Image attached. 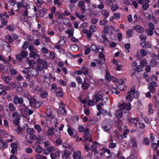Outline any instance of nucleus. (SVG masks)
<instances>
[{
    "instance_id": "f257e3e1",
    "label": "nucleus",
    "mask_w": 159,
    "mask_h": 159,
    "mask_svg": "<svg viewBox=\"0 0 159 159\" xmlns=\"http://www.w3.org/2000/svg\"><path fill=\"white\" fill-rule=\"evenodd\" d=\"M112 125V123L111 120L107 119L103 122L102 127L105 131L108 132L111 129Z\"/></svg>"
},
{
    "instance_id": "f03ea898",
    "label": "nucleus",
    "mask_w": 159,
    "mask_h": 159,
    "mask_svg": "<svg viewBox=\"0 0 159 159\" xmlns=\"http://www.w3.org/2000/svg\"><path fill=\"white\" fill-rule=\"evenodd\" d=\"M37 68L39 71H41L43 68L47 69L48 66L47 61L39 58L37 60Z\"/></svg>"
},
{
    "instance_id": "7ed1b4c3",
    "label": "nucleus",
    "mask_w": 159,
    "mask_h": 159,
    "mask_svg": "<svg viewBox=\"0 0 159 159\" xmlns=\"http://www.w3.org/2000/svg\"><path fill=\"white\" fill-rule=\"evenodd\" d=\"M135 88L134 86L131 88L130 90L128 93L126 98L128 102L132 101L134 99V95L135 94Z\"/></svg>"
},
{
    "instance_id": "20e7f679",
    "label": "nucleus",
    "mask_w": 159,
    "mask_h": 159,
    "mask_svg": "<svg viewBox=\"0 0 159 159\" xmlns=\"http://www.w3.org/2000/svg\"><path fill=\"white\" fill-rule=\"evenodd\" d=\"M28 54L27 51L25 50H22L20 52V54L16 55V58L18 61H22L23 58H25L27 57Z\"/></svg>"
},
{
    "instance_id": "39448f33",
    "label": "nucleus",
    "mask_w": 159,
    "mask_h": 159,
    "mask_svg": "<svg viewBox=\"0 0 159 159\" xmlns=\"http://www.w3.org/2000/svg\"><path fill=\"white\" fill-rule=\"evenodd\" d=\"M59 108L58 111L59 113L61 115H65L66 114V111L65 109L64 108L65 105L64 104L61 102L60 103H59Z\"/></svg>"
},
{
    "instance_id": "423d86ee",
    "label": "nucleus",
    "mask_w": 159,
    "mask_h": 159,
    "mask_svg": "<svg viewBox=\"0 0 159 159\" xmlns=\"http://www.w3.org/2000/svg\"><path fill=\"white\" fill-rule=\"evenodd\" d=\"M120 109H122L123 111H125L126 109L127 111H129L131 109V105L130 103L123 102L120 105Z\"/></svg>"
},
{
    "instance_id": "0eeeda50",
    "label": "nucleus",
    "mask_w": 159,
    "mask_h": 159,
    "mask_svg": "<svg viewBox=\"0 0 159 159\" xmlns=\"http://www.w3.org/2000/svg\"><path fill=\"white\" fill-rule=\"evenodd\" d=\"M13 102L14 104H22L23 103V100L22 98L19 97L17 96H14L13 99Z\"/></svg>"
},
{
    "instance_id": "6e6552de",
    "label": "nucleus",
    "mask_w": 159,
    "mask_h": 159,
    "mask_svg": "<svg viewBox=\"0 0 159 159\" xmlns=\"http://www.w3.org/2000/svg\"><path fill=\"white\" fill-rule=\"evenodd\" d=\"M100 92H95V94L92 96V98L93 99H95L97 102H98L100 100H101L100 98L98 96H101L102 95V93H101Z\"/></svg>"
},
{
    "instance_id": "1a4fd4ad",
    "label": "nucleus",
    "mask_w": 159,
    "mask_h": 159,
    "mask_svg": "<svg viewBox=\"0 0 159 159\" xmlns=\"http://www.w3.org/2000/svg\"><path fill=\"white\" fill-rule=\"evenodd\" d=\"M28 100L29 101V104L30 106L32 107L33 105H34L36 104V102H37V100L34 98H28Z\"/></svg>"
},
{
    "instance_id": "9d476101",
    "label": "nucleus",
    "mask_w": 159,
    "mask_h": 159,
    "mask_svg": "<svg viewBox=\"0 0 159 159\" xmlns=\"http://www.w3.org/2000/svg\"><path fill=\"white\" fill-rule=\"evenodd\" d=\"M124 113L123 114L122 117L124 120H126L128 121H130V118H129V112H126L124 111Z\"/></svg>"
},
{
    "instance_id": "9b49d317",
    "label": "nucleus",
    "mask_w": 159,
    "mask_h": 159,
    "mask_svg": "<svg viewBox=\"0 0 159 159\" xmlns=\"http://www.w3.org/2000/svg\"><path fill=\"white\" fill-rule=\"evenodd\" d=\"M38 70L35 68H32L30 70L31 75L32 76L35 77L39 74Z\"/></svg>"
},
{
    "instance_id": "f8f14e48",
    "label": "nucleus",
    "mask_w": 159,
    "mask_h": 159,
    "mask_svg": "<svg viewBox=\"0 0 159 159\" xmlns=\"http://www.w3.org/2000/svg\"><path fill=\"white\" fill-rule=\"evenodd\" d=\"M30 58H34L36 59V58H39L40 56L34 50L30 51Z\"/></svg>"
},
{
    "instance_id": "ddd939ff",
    "label": "nucleus",
    "mask_w": 159,
    "mask_h": 159,
    "mask_svg": "<svg viewBox=\"0 0 159 159\" xmlns=\"http://www.w3.org/2000/svg\"><path fill=\"white\" fill-rule=\"evenodd\" d=\"M56 96L58 97H62L63 96V90L61 89H57L55 91Z\"/></svg>"
},
{
    "instance_id": "4468645a",
    "label": "nucleus",
    "mask_w": 159,
    "mask_h": 159,
    "mask_svg": "<svg viewBox=\"0 0 159 159\" xmlns=\"http://www.w3.org/2000/svg\"><path fill=\"white\" fill-rule=\"evenodd\" d=\"M133 28L136 30V31L139 33H143V29L139 25L134 26Z\"/></svg>"
},
{
    "instance_id": "2eb2a0df",
    "label": "nucleus",
    "mask_w": 159,
    "mask_h": 159,
    "mask_svg": "<svg viewBox=\"0 0 159 159\" xmlns=\"http://www.w3.org/2000/svg\"><path fill=\"white\" fill-rule=\"evenodd\" d=\"M124 111L121 109L120 110H117L116 113V115L117 118H119L122 117L123 113V112Z\"/></svg>"
},
{
    "instance_id": "dca6fc26",
    "label": "nucleus",
    "mask_w": 159,
    "mask_h": 159,
    "mask_svg": "<svg viewBox=\"0 0 159 159\" xmlns=\"http://www.w3.org/2000/svg\"><path fill=\"white\" fill-rule=\"evenodd\" d=\"M121 83H119L117 85L118 88L120 90H124L125 85L123 83V81L122 80H120Z\"/></svg>"
},
{
    "instance_id": "f3484780",
    "label": "nucleus",
    "mask_w": 159,
    "mask_h": 159,
    "mask_svg": "<svg viewBox=\"0 0 159 159\" xmlns=\"http://www.w3.org/2000/svg\"><path fill=\"white\" fill-rule=\"evenodd\" d=\"M70 154V152L69 151L66 150L64 151V154L62 155L63 158L67 159L68 157Z\"/></svg>"
},
{
    "instance_id": "a211bd4d",
    "label": "nucleus",
    "mask_w": 159,
    "mask_h": 159,
    "mask_svg": "<svg viewBox=\"0 0 159 159\" xmlns=\"http://www.w3.org/2000/svg\"><path fill=\"white\" fill-rule=\"evenodd\" d=\"M8 107L9 110L11 111H14L16 110L15 107L12 103H10L8 105Z\"/></svg>"
},
{
    "instance_id": "6ab92c4d",
    "label": "nucleus",
    "mask_w": 159,
    "mask_h": 159,
    "mask_svg": "<svg viewBox=\"0 0 159 159\" xmlns=\"http://www.w3.org/2000/svg\"><path fill=\"white\" fill-rule=\"evenodd\" d=\"M27 63L30 66H34L35 62L33 60H30L28 58H27Z\"/></svg>"
},
{
    "instance_id": "aec40b11",
    "label": "nucleus",
    "mask_w": 159,
    "mask_h": 159,
    "mask_svg": "<svg viewBox=\"0 0 159 159\" xmlns=\"http://www.w3.org/2000/svg\"><path fill=\"white\" fill-rule=\"evenodd\" d=\"M57 154H55L54 153H52L50 154V157L52 159H56L57 157H59L60 154L59 151L57 152Z\"/></svg>"
},
{
    "instance_id": "412c9836",
    "label": "nucleus",
    "mask_w": 159,
    "mask_h": 159,
    "mask_svg": "<svg viewBox=\"0 0 159 159\" xmlns=\"http://www.w3.org/2000/svg\"><path fill=\"white\" fill-rule=\"evenodd\" d=\"M83 138H84V143H85L86 141L88 140H89V142H92V139L91 135H84Z\"/></svg>"
},
{
    "instance_id": "4be33fe9",
    "label": "nucleus",
    "mask_w": 159,
    "mask_h": 159,
    "mask_svg": "<svg viewBox=\"0 0 159 159\" xmlns=\"http://www.w3.org/2000/svg\"><path fill=\"white\" fill-rule=\"evenodd\" d=\"M89 87V84L84 80L82 85V88L84 90L87 89Z\"/></svg>"
},
{
    "instance_id": "5701e85b",
    "label": "nucleus",
    "mask_w": 159,
    "mask_h": 159,
    "mask_svg": "<svg viewBox=\"0 0 159 159\" xmlns=\"http://www.w3.org/2000/svg\"><path fill=\"white\" fill-rule=\"evenodd\" d=\"M43 104L42 102L37 100L34 105H33L32 108H39Z\"/></svg>"
},
{
    "instance_id": "b1692460",
    "label": "nucleus",
    "mask_w": 159,
    "mask_h": 159,
    "mask_svg": "<svg viewBox=\"0 0 159 159\" xmlns=\"http://www.w3.org/2000/svg\"><path fill=\"white\" fill-rule=\"evenodd\" d=\"M133 30L131 29H129L126 31V36L127 37L129 38L131 37L133 34Z\"/></svg>"
},
{
    "instance_id": "393cba45",
    "label": "nucleus",
    "mask_w": 159,
    "mask_h": 159,
    "mask_svg": "<svg viewBox=\"0 0 159 159\" xmlns=\"http://www.w3.org/2000/svg\"><path fill=\"white\" fill-rule=\"evenodd\" d=\"M1 143L2 145L0 144V149L2 150H3L5 149V148L7 147L8 146V144L4 141Z\"/></svg>"
},
{
    "instance_id": "a878e982",
    "label": "nucleus",
    "mask_w": 159,
    "mask_h": 159,
    "mask_svg": "<svg viewBox=\"0 0 159 159\" xmlns=\"http://www.w3.org/2000/svg\"><path fill=\"white\" fill-rule=\"evenodd\" d=\"M70 48L71 50L74 52H76L77 51L79 48L78 45L75 44L71 45Z\"/></svg>"
},
{
    "instance_id": "bb28decb",
    "label": "nucleus",
    "mask_w": 159,
    "mask_h": 159,
    "mask_svg": "<svg viewBox=\"0 0 159 159\" xmlns=\"http://www.w3.org/2000/svg\"><path fill=\"white\" fill-rule=\"evenodd\" d=\"M102 14L104 16L105 18H107L109 15V13L108 11L105 10H103L102 11Z\"/></svg>"
},
{
    "instance_id": "cd10ccee",
    "label": "nucleus",
    "mask_w": 159,
    "mask_h": 159,
    "mask_svg": "<svg viewBox=\"0 0 159 159\" xmlns=\"http://www.w3.org/2000/svg\"><path fill=\"white\" fill-rule=\"evenodd\" d=\"M48 92L44 90L43 91V92L41 93L40 94V97L42 98H45L48 96Z\"/></svg>"
},
{
    "instance_id": "c85d7f7f",
    "label": "nucleus",
    "mask_w": 159,
    "mask_h": 159,
    "mask_svg": "<svg viewBox=\"0 0 159 159\" xmlns=\"http://www.w3.org/2000/svg\"><path fill=\"white\" fill-rule=\"evenodd\" d=\"M34 90L37 92L41 93L44 90L40 87L39 86H36L34 89Z\"/></svg>"
},
{
    "instance_id": "c756f323",
    "label": "nucleus",
    "mask_w": 159,
    "mask_h": 159,
    "mask_svg": "<svg viewBox=\"0 0 159 159\" xmlns=\"http://www.w3.org/2000/svg\"><path fill=\"white\" fill-rule=\"evenodd\" d=\"M47 134L49 136L52 135L54 134L53 128L52 127L48 129L47 131Z\"/></svg>"
},
{
    "instance_id": "7c9ffc66",
    "label": "nucleus",
    "mask_w": 159,
    "mask_h": 159,
    "mask_svg": "<svg viewBox=\"0 0 159 159\" xmlns=\"http://www.w3.org/2000/svg\"><path fill=\"white\" fill-rule=\"evenodd\" d=\"M146 36L144 34H142L139 36V38L141 40L143 41V43H145L146 41Z\"/></svg>"
},
{
    "instance_id": "2f4dec72",
    "label": "nucleus",
    "mask_w": 159,
    "mask_h": 159,
    "mask_svg": "<svg viewBox=\"0 0 159 159\" xmlns=\"http://www.w3.org/2000/svg\"><path fill=\"white\" fill-rule=\"evenodd\" d=\"M131 142L132 143V147L134 148H136L137 147V144L134 139L133 138L131 139Z\"/></svg>"
},
{
    "instance_id": "473e14b6",
    "label": "nucleus",
    "mask_w": 159,
    "mask_h": 159,
    "mask_svg": "<svg viewBox=\"0 0 159 159\" xmlns=\"http://www.w3.org/2000/svg\"><path fill=\"white\" fill-rule=\"evenodd\" d=\"M129 132V129H127L121 135V136L123 138H126L127 134Z\"/></svg>"
},
{
    "instance_id": "72a5a7b5",
    "label": "nucleus",
    "mask_w": 159,
    "mask_h": 159,
    "mask_svg": "<svg viewBox=\"0 0 159 159\" xmlns=\"http://www.w3.org/2000/svg\"><path fill=\"white\" fill-rule=\"evenodd\" d=\"M26 131L27 133L30 135L34 134L35 132L34 129L30 128H28L27 129Z\"/></svg>"
},
{
    "instance_id": "f704fd0d",
    "label": "nucleus",
    "mask_w": 159,
    "mask_h": 159,
    "mask_svg": "<svg viewBox=\"0 0 159 159\" xmlns=\"http://www.w3.org/2000/svg\"><path fill=\"white\" fill-rule=\"evenodd\" d=\"M30 69H31L30 67H25L24 68V69L22 71V72L25 74H28L29 73L30 71V70H29Z\"/></svg>"
},
{
    "instance_id": "c9c22d12",
    "label": "nucleus",
    "mask_w": 159,
    "mask_h": 159,
    "mask_svg": "<svg viewBox=\"0 0 159 159\" xmlns=\"http://www.w3.org/2000/svg\"><path fill=\"white\" fill-rule=\"evenodd\" d=\"M66 33L68 34L70 37H72L73 35L74 31L73 30H67L65 31Z\"/></svg>"
},
{
    "instance_id": "e433bc0d",
    "label": "nucleus",
    "mask_w": 159,
    "mask_h": 159,
    "mask_svg": "<svg viewBox=\"0 0 159 159\" xmlns=\"http://www.w3.org/2000/svg\"><path fill=\"white\" fill-rule=\"evenodd\" d=\"M46 113L48 117L51 118L52 117V111L50 109H48L47 110Z\"/></svg>"
},
{
    "instance_id": "4c0bfd02",
    "label": "nucleus",
    "mask_w": 159,
    "mask_h": 159,
    "mask_svg": "<svg viewBox=\"0 0 159 159\" xmlns=\"http://www.w3.org/2000/svg\"><path fill=\"white\" fill-rule=\"evenodd\" d=\"M43 149L39 145L35 148V151L36 152L39 153H40L42 152Z\"/></svg>"
},
{
    "instance_id": "58836bf2",
    "label": "nucleus",
    "mask_w": 159,
    "mask_h": 159,
    "mask_svg": "<svg viewBox=\"0 0 159 159\" xmlns=\"http://www.w3.org/2000/svg\"><path fill=\"white\" fill-rule=\"evenodd\" d=\"M83 74L85 75H87L88 73V70L87 67H83L82 69Z\"/></svg>"
},
{
    "instance_id": "ea45409f",
    "label": "nucleus",
    "mask_w": 159,
    "mask_h": 159,
    "mask_svg": "<svg viewBox=\"0 0 159 159\" xmlns=\"http://www.w3.org/2000/svg\"><path fill=\"white\" fill-rule=\"evenodd\" d=\"M150 64L152 67H155L157 65V62L154 59H152L150 61Z\"/></svg>"
},
{
    "instance_id": "a19ab883",
    "label": "nucleus",
    "mask_w": 159,
    "mask_h": 159,
    "mask_svg": "<svg viewBox=\"0 0 159 159\" xmlns=\"http://www.w3.org/2000/svg\"><path fill=\"white\" fill-rule=\"evenodd\" d=\"M20 117H17V119H15L14 121V123L17 126H19L20 121Z\"/></svg>"
},
{
    "instance_id": "79ce46f5",
    "label": "nucleus",
    "mask_w": 159,
    "mask_h": 159,
    "mask_svg": "<svg viewBox=\"0 0 159 159\" xmlns=\"http://www.w3.org/2000/svg\"><path fill=\"white\" fill-rule=\"evenodd\" d=\"M89 29L92 32H94L96 30L97 28L95 25H91L89 27Z\"/></svg>"
},
{
    "instance_id": "37998d69",
    "label": "nucleus",
    "mask_w": 159,
    "mask_h": 159,
    "mask_svg": "<svg viewBox=\"0 0 159 159\" xmlns=\"http://www.w3.org/2000/svg\"><path fill=\"white\" fill-rule=\"evenodd\" d=\"M149 6V4L148 3H145L142 5V8L144 10L147 9Z\"/></svg>"
},
{
    "instance_id": "c03bdc74",
    "label": "nucleus",
    "mask_w": 159,
    "mask_h": 159,
    "mask_svg": "<svg viewBox=\"0 0 159 159\" xmlns=\"http://www.w3.org/2000/svg\"><path fill=\"white\" fill-rule=\"evenodd\" d=\"M6 28L7 30L11 32L13 31L15 29L14 26L10 25H7L6 26Z\"/></svg>"
},
{
    "instance_id": "a18cd8bd",
    "label": "nucleus",
    "mask_w": 159,
    "mask_h": 159,
    "mask_svg": "<svg viewBox=\"0 0 159 159\" xmlns=\"http://www.w3.org/2000/svg\"><path fill=\"white\" fill-rule=\"evenodd\" d=\"M140 52L142 57H145L147 54L145 50L143 49H142L140 51Z\"/></svg>"
},
{
    "instance_id": "49530a36",
    "label": "nucleus",
    "mask_w": 159,
    "mask_h": 159,
    "mask_svg": "<svg viewBox=\"0 0 159 159\" xmlns=\"http://www.w3.org/2000/svg\"><path fill=\"white\" fill-rule=\"evenodd\" d=\"M142 69L143 68L141 65L138 66H136L135 68V70L136 71L139 72L140 71H142Z\"/></svg>"
},
{
    "instance_id": "de8ad7c7",
    "label": "nucleus",
    "mask_w": 159,
    "mask_h": 159,
    "mask_svg": "<svg viewBox=\"0 0 159 159\" xmlns=\"http://www.w3.org/2000/svg\"><path fill=\"white\" fill-rule=\"evenodd\" d=\"M107 20L104 19L102 20H101L100 21V25H104L106 24L107 23Z\"/></svg>"
},
{
    "instance_id": "09e8293b",
    "label": "nucleus",
    "mask_w": 159,
    "mask_h": 159,
    "mask_svg": "<svg viewBox=\"0 0 159 159\" xmlns=\"http://www.w3.org/2000/svg\"><path fill=\"white\" fill-rule=\"evenodd\" d=\"M28 44L29 43L27 41H25L24 42V43L22 46V48H23V49L25 50V49L27 48H28Z\"/></svg>"
},
{
    "instance_id": "8fccbe9b",
    "label": "nucleus",
    "mask_w": 159,
    "mask_h": 159,
    "mask_svg": "<svg viewBox=\"0 0 159 159\" xmlns=\"http://www.w3.org/2000/svg\"><path fill=\"white\" fill-rule=\"evenodd\" d=\"M106 77L107 80L108 81L111 80V77L109 73H107Z\"/></svg>"
},
{
    "instance_id": "3c124183",
    "label": "nucleus",
    "mask_w": 159,
    "mask_h": 159,
    "mask_svg": "<svg viewBox=\"0 0 159 159\" xmlns=\"http://www.w3.org/2000/svg\"><path fill=\"white\" fill-rule=\"evenodd\" d=\"M87 101L88 102V104L89 105L93 106L94 105L95 103L94 101L93 100L89 99Z\"/></svg>"
},
{
    "instance_id": "603ef678",
    "label": "nucleus",
    "mask_w": 159,
    "mask_h": 159,
    "mask_svg": "<svg viewBox=\"0 0 159 159\" xmlns=\"http://www.w3.org/2000/svg\"><path fill=\"white\" fill-rule=\"evenodd\" d=\"M41 51L43 53L45 54H47L48 52V49L45 47H43L42 48Z\"/></svg>"
},
{
    "instance_id": "864d4df0",
    "label": "nucleus",
    "mask_w": 159,
    "mask_h": 159,
    "mask_svg": "<svg viewBox=\"0 0 159 159\" xmlns=\"http://www.w3.org/2000/svg\"><path fill=\"white\" fill-rule=\"evenodd\" d=\"M143 143L145 145H149L150 144L148 141V139L147 138H146L144 139Z\"/></svg>"
},
{
    "instance_id": "5fc2aeb1",
    "label": "nucleus",
    "mask_w": 159,
    "mask_h": 159,
    "mask_svg": "<svg viewBox=\"0 0 159 159\" xmlns=\"http://www.w3.org/2000/svg\"><path fill=\"white\" fill-rule=\"evenodd\" d=\"M98 21V19L95 18H92L91 20V23L94 24H96Z\"/></svg>"
},
{
    "instance_id": "6e6d98bb",
    "label": "nucleus",
    "mask_w": 159,
    "mask_h": 159,
    "mask_svg": "<svg viewBox=\"0 0 159 159\" xmlns=\"http://www.w3.org/2000/svg\"><path fill=\"white\" fill-rule=\"evenodd\" d=\"M85 2L84 1H81L79 2L78 4V6L80 7L85 6Z\"/></svg>"
},
{
    "instance_id": "4d7b16f0",
    "label": "nucleus",
    "mask_w": 159,
    "mask_h": 159,
    "mask_svg": "<svg viewBox=\"0 0 159 159\" xmlns=\"http://www.w3.org/2000/svg\"><path fill=\"white\" fill-rule=\"evenodd\" d=\"M0 133L1 135H5L6 138L8 136V134H7V133L6 131L3 130H1Z\"/></svg>"
},
{
    "instance_id": "13d9d810",
    "label": "nucleus",
    "mask_w": 159,
    "mask_h": 159,
    "mask_svg": "<svg viewBox=\"0 0 159 159\" xmlns=\"http://www.w3.org/2000/svg\"><path fill=\"white\" fill-rule=\"evenodd\" d=\"M149 86H150V87L152 86H153V87H156L157 86V83L154 81H153L152 82L150 83Z\"/></svg>"
},
{
    "instance_id": "bf43d9fd",
    "label": "nucleus",
    "mask_w": 159,
    "mask_h": 159,
    "mask_svg": "<svg viewBox=\"0 0 159 159\" xmlns=\"http://www.w3.org/2000/svg\"><path fill=\"white\" fill-rule=\"evenodd\" d=\"M91 48L92 50L95 52H98V48L96 46L94 45H91Z\"/></svg>"
},
{
    "instance_id": "052dcab7",
    "label": "nucleus",
    "mask_w": 159,
    "mask_h": 159,
    "mask_svg": "<svg viewBox=\"0 0 159 159\" xmlns=\"http://www.w3.org/2000/svg\"><path fill=\"white\" fill-rule=\"evenodd\" d=\"M34 128L38 130V132H39L41 130V128L40 126L38 125H36L34 126Z\"/></svg>"
},
{
    "instance_id": "680f3d73",
    "label": "nucleus",
    "mask_w": 159,
    "mask_h": 159,
    "mask_svg": "<svg viewBox=\"0 0 159 159\" xmlns=\"http://www.w3.org/2000/svg\"><path fill=\"white\" fill-rule=\"evenodd\" d=\"M148 88L149 89L150 91L152 93H154L156 91V89L153 86L150 87V86H149Z\"/></svg>"
},
{
    "instance_id": "e2e57ef3",
    "label": "nucleus",
    "mask_w": 159,
    "mask_h": 159,
    "mask_svg": "<svg viewBox=\"0 0 159 159\" xmlns=\"http://www.w3.org/2000/svg\"><path fill=\"white\" fill-rule=\"evenodd\" d=\"M76 80L79 84H81L82 83V79L80 76H77L76 78Z\"/></svg>"
},
{
    "instance_id": "0e129e2a",
    "label": "nucleus",
    "mask_w": 159,
    "mask_h": 159,
    "mask_svg": "<svg viewBox=\"0 0 159 159\" xmlns=\"http://www.w3.org/2000/svg\"><path fill=\"white\" fill-rule=\"evenodd\" d=\"M109 147L110 148H113L116 147V144L114 143H111L109 144Z\"/></svg>"
},
{
    "instance_id": "69168bd1",
    "label": "nucleus",
    "mask_w": 159,
    "mask_h": 159,
    "mask_svg": "<svg viewBox=\"0 0 159 159\" xmlns=\"http://www.w3.org/2000/svg\"><path fill=\"white\" fill-rule=\"evenodd\" d=\"M11 147L12 148L14 149H17L18 146L16 143H13L11 144Z\"/></svg>"
},
{
    "instance_id": "338daca9",
    "label": "nucleus",
    "mask_w": 159,
    "mask_h": 159,
    "mask_svg": "<svg viewBox=\"0 0 159 159\" xmlns=\"http://www.w3.org/2000/svg\"><path fill=\"white\" fill-rule=\"evenodd\" d=\"M154 99H155V103L157 106L159 105V98H158L156 97V96L154 97Z\"/></svg>"
},
{
    "instance_id": "774afa93",
    "label": "nucleus",
    "mask_w": 159,
    "mask_h": 159,
    "mask_svg": "<svg viewBox=\"0 0 159 159\" xmlns=\"http://www.w3.org/2000/svg\"><path fill=\"white\" fill-rule=\"evenodd\" d=\"M14 112L12 114V117L13 118H15L16 116H18L19 115V113L16 111H13Z\"/></svg>"
}]
</instances>
